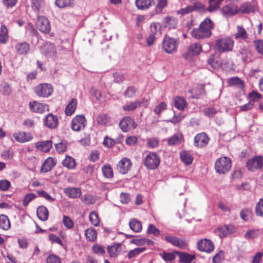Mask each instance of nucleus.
<instances>
[{
  "label": "nucleus",
  "mask_w": 263,
  "mask_h": 263,
  "mask_svg": "<svg viewBox=\"0 0 263 263\" xmlns=\"http://www.w3.org/2000/svg\"><path fill=\"white\" fill-rule=\"evenodd\" d=\"M186 103L185 99L181 97H177L174 100V105L179 110H182L186 106Z\"/></svg>",
  "instance_id": "ea45409f"
},
{
  "label": "nucleus",
  "mask_w": 263,
  "mask_h": 263,
  "mask_svg": "<svg viewBox=\"0 0 263 263\" xmlns=\"http://www.w3.org/2000/svg\"><path fill=\"white\" fill-rule=\"evenodd\" d=\"M102 171L103 175L107 178H111L113 177V171L108 164H106L102 166Z\"/></svg>",
  "instance_id": "49530a36"
},
{
  "label": "nucleus",
  "mask_w": 263,
  "mask_h": 263,
  "mask_svg": "<svg viewBox=\"0 0 263 263\" xmlns=\"http://www.w3.org/2000/svg\"><path fill=\"white\" fill-rule=\"evenodd\" d=\"M8 39L7 29L5 25H2L0 29V43L5 44Z\"/></svg>",
  "instance_id": "79ce46f5"
},
{
  "label": "nucleus",
  "mask_w": 263,
  "mask_h": 263,
  "mask_svg": "<svg viewBox=\"0 0 263 263\" xmlns=\"http://www.w3.org/2000/svg\"><path fill=\"white\" fill-rule=\"evenodd\" d=\"M246 165L248 169L252 172L263 167V157L261 156L255 157L249 160Z\"/></svg>",
  "instance_id": "4468645a"
},
{
  "label": "nucleus",
  "mask_w": 263,
  "mask_h": 263,
  "mask_svg": "<svg viewBox=\"0 0 263 263\" xmlns=\"http://www.w3.org/2000/svg\"><path fill=\"white\" fill-rule=\"evenodd\" d=\"M234 41L230 37H225L217 40L215 48L219 52L231 51L233 50Z\"/></svg>",
  "instance_id": "f03ea898"
},
{
  "label": "nucleus",
  "mask_w": 263,
  "mask_h": 263,
  "mask_svg": "<svg viewBox=\"0 0 263 263\" xmlns=\"http://www.w3.org/2000/svg\"><path fill=\"white\" fill-rule=\"evenodd\" d=\"M259 230L258 229H250L244 235V238L247 240H252L258 237Z\"/></svg>",
  "instance_id": "4c0bfd02"
},
{
  "label": "nucleus",
  "mask_w": 263,
  "mask_h": 263,
  "mask_svg": "<svg viewBox=\"0 0 263 263\" xmlns=\"http://www.w3.org/2000/svg\"><path fill=\"white\" fill-rule=\"evenodd\" d=\"M36 196L33 193L27 194L24 198L23 200V204L24 206H26L28 203L33 199L35 198Z\"/></svg>",
  "instance_id": "680f3d73"
},
{
  "label": "nucleus",
  "mask_w": 263,
  "mask_h": 263,
  "mask_svg": "<svg viewBox=\"0 0 263 263\" xmlns=\"http://www.w3.org/2000/svg\"><path fill=\"white\" fill-rule=\"evenodd\" d=\"M177 46V43L175 39L167 36L164 38L162 48L166 52L168 53L173 52L176 50Z\"/></svg>",
  "instance_id": "9d476101"
},
{
  "label": "nucleus",
  "mask_w": 263,
  "mask_h": 263,
  "mask_svg": "<svg viewBox=\"0 0 263 263\" xmlns=\"http://www.w3.org/2000/svg\"><path fill=\"white\" fill-rule=\"evenodd\" d=\"M15 49L18 54H26L30 50V46L26 42L19 43L15 45Z\"/></svg>",
  "instance_id": "393cba45"
},
{
  "label": "nucleus",
  "mask_w": 263,
  "mask_h": 263,
  "mask_svg": "<svg viewBox=\"0 0 263 263\" xmlns=\"http://www.w3.org/2000/svg\"><path fill=\"white\" fill-rule=\"evenodd\" d=\"M29 106L31 111L37 113L42 114L48 110V105L36 101L30 102Z\"/></svg>",
  "instance_id": "aec40b11"
},
{
  "label": "nucleus",
  "mask_w": 263,
  "mask_h": 263,
  "mask_svg": "<svg viewBox=\"0 0 263 263\" xmlns=\"http://www.w3.org/2000/svg\"><path fill=\"white\" fill-rule=\"evenodd\" d=\"M36 27L40 31L45 33L49 32L51 29L48 20L44 16H39L37 17Z\"/></svg>",
  "instance_id": "2eb2a0df"
},
{
  "label": "nucleus",
  "mask_w": 263,
  "mask_h": 263,
  "mask_svg": "<svg viewBox=\"0 0 263 263\" xmlns=\"http://www.w3.org/2000/svg\"><path fill=\"white\" fill-rule=\"evenodd\" d=\"M44 0H32V8L34 11L39 12Z\"/></svg>",
  "instance_id": "052dcab7"
},
{
  "label": "nucleus",
  "mask_w": 263,
  "mask_h": 263,
  "mask_svg": "<svg viewBox=\"0 0 263 263\" xmlns=\"http://www.w3.org/2000/svg\"><path fill=\"white\" fill-rule=\"evenodd\" d=\"M158 4L156 6V13H160L163 9L166 6L167 2V0H157Z\"/></svg>",
  "instance_id": "0e129e2a"
},
{
  "label": "nucleus",
  "mask_w": 263,
  "mask_h": 263,
  "mask_svg": "<svg viewBox=\"0 0 263 263\" xmlns=\"http://www.w3.org/2000/svg\"><path fill=\"white\" fill-rule=\"evenodd\" d=\"M0 228L4 230L10 228V222L8 217L3 214L0 215Z\"/></svg>",
  "instance_id": "e433bc0d"
},
{
  "label": "nucleus",
  "mask_w": 263,
  "mask_h": 263,
  "mask_svg": "<svg viewBox=\"0 0 263 263\" xmlns=\"http://www.w3.org/2000/svg\"><path fill=\"white\" fill-rule=\"evenodd\" d=\"M197 247L200 251L210 253L214 250V245L210 239H202L198 242Z\"/></svg>",
  "instance_id": "dca6fc26"
},
{
  "label": "nucleus",
  "mask_w": 263,
  "mask_h": 263,
  "mask_svg": "<svg viewBox=\"0 0 263 263\" xmlns=\"http://www.w3.org/2000/svg\"><path fill=\"white\" fill-rule=\"evenodd\" d=\"M231 167V160L227 157L218 158L215 163L216 172L219 174H224L229 172Z\"/></svg>",
  "instance_id": "7ed1b4c3"
},
{
  "label": "nucleus",
  "mask_w": 263,
  "mask_h": 263,
  "mask_svg": "<svg viewBox=\"0 0 263 263\" xmlns=\"http://www.w3.org/2000/svg\"><path fill=\"white\" fill-rule=\"evenodd\" d=\"M145 249L144 247L135 248L128 252L127 257L129 259L135 257L140 253L143 252Z\"/></svg>",
  "instance_id": "3c124183"
},
{
  "label": "nucleus",
  "mask_w": 263,
  "mask_h": 263,
  "mask_svg": "<svg viewBox=\"0 0 263 263\" xmlns=\"http://www.w3.org/2000/svg\"><path fill=\"white\" fill-rule=\"evenodd\" d=\"M234 36L236 40H245L248 37V34L243 27L238 26L237 31L234 34Z\"/></svg>",
  "instance_id": "a878e982"
},
{
  "label": "nucleus",
  "mask_w": 263,
  "mask_h": 263,
  "mask_svg": "<svg viewBox=\"0 0 263 263\" xmlns=\"http://www.w3.org/2000/svg\"><path fill=\"white\" fill-rule=\"evenodd\" d=\"M217 113V110L214 107H208L204 110V114L209 118H212Z\"/></svg>",
  "instance_id": "774afa93"
},
{
  "label": "nucleus",
  "mask_w": 263,
  "mask_h": 263,
  "mask_svg": "<svg viewBox=\"0 0 263 263\" xmlns=\"http://www.w3.org/2000/svg\"><path fill=\"white\" fill-rule=\"evenodd\" d=\"M85 236L87 240L94 241L97 238V232L93 229H88L85 231Z\"/></svg>",
  "instance_id": "c03bdc74"
},
{
  "label": "nucleus",
  "mask_w": 263,
  "mask_h": 263,
  "mask_svg": "<svg viewBox=\"0 0 263 263\" xmlns=\"http://www.w3.org/2000/svg\"><path fill=\"white\" fill-rule=\"evenodd\" d=\"M248 98L250 102L254 103L258 101L261 98V95L255 91H252L248 94Z\"/></svg>",
  "instance_id": "09e8293b"
},
{
  "label": "nucleus",
  "mask_w": 263,
  "mask_h": 263,
  "mask_svg": "<svg viewBox=\"0 0 263 263\" xmlns=\"http://www.w3.org/2000/svg\"><path fill=\"white\" fill-rule=\"evenodd\" d=\"M55 165V162L54 159L51 157H48L42 164L41 171L44 173H47L50 171Z\"/></svg>",
  "instance_id": "4be33fe9"
},
{
  "label": "nucleus",
  "mask_w": 263,
  "mask_h": 263,
  "mask_svg": "<svg viewBox=\"0 0 263 263\" xmlns=\"http://www.w3.org/2000/svg\"><path fill=\"white\" fill-rule=\"evenodd\" d=\"M40 51L47 58L54 59L56 57L57 51L55 46L50 43H44L40 48Z\"/></svg>",
  "instance_id": "1a4fd4ad"
},
{
  "label": "nucleus",
  "mask_w": 263,
  "mask_h": 263,
  "mask_svg": "<svg viewBox=\"0 0 263 263\" xmlns=\"http://www.w3.org/2000/svg\"><path fill=\"white\" fill-rule=\"evenodd\" d=\"M204 10V6L199 2H196L193 5H189L185 8L178 10L177 13L182 15L189 14L194 11H202Z\"/></svg>",
  "instance_id": "9b49d317"
},
{
  "label": "nucleus",
  "mask_w": 263,
  "mask_h": 263,
  "mask_svg": "<svg viewBox=\"0 0 263 263\" xmlns=\"http://www.w3.org/2000/svg\"><path fill=\"white\" fill-rule=\"evenodd\" d=\"M253 43L257 52L263 55V40H255Z\"/></svg>",
  "instance_id": "4d7b16f0"
},
{
  "label": "nucleus",
  "mask_w": 263,
  "mask_h": 263,
  "mask_svg": "<svg viewBox=\"0 0 263 263\" xmlns=\"http://www.w3.org/2000/svg\"><path fill=\"white\" fill-rule=\"evenodd\" d=\"M236 231V227L232 224H224L218 227L215 232L220 238H223L228 235L234 233Z\"/></svg>",
  "instance_id": "f8f14e48"
},
{
  "label": "nucleus",
  "mask_w": 263,
  "mask_h": 263,
  "mask_svg": "<svg viewBox=\"0 0 263 263\" xmlns=\"http://www.w3.org/2000/svg\"><path fill=\"white\" fill-rule=\"evenodd\" d=\"M34 92L40 97L47 98L52 93L53 87L50 84H40L34 88Z\"/></svg>",
  "instance_id": "39448f33"
},
{
  "label": "nucleus",
  "mask_w": 263,
  "mask_h": 263,
  "mask_svg": "<svg viewBox=\"0 0 263 263\" xmlns=\"http://www.w3.org/2000/svg\"><path fill=\"white\" fill-rule=\"evenodd\" d=\"M132 166L130 160L127 158H123L117 164V168L120 173L125 174L130 170Z\"/></svg>",
  "instance_id": "f3484780"
},
{
  "label": "nucleus",
  "mask_w": 263,
  "mask_h": 263,
  "mask_svg": "<svg viewBox=\"0 0 263 263\" xmlns=\"http://www.w3.org/2000/svg\"><path fill=\"white\" fill-rule=\"evenodd\" d=\"M209 141L208 135L204 133H202L197 134L194 137V144L196 147H203L208 144Z\"/></svg>",
  "instance_id": "a211bd4d"
},
{
  "label": "nucleus",
  "mask_w": 263,
  "mask_h": 263,
  "mask_svg": "<svg viewBox=\"0 0 263 263\" xmlns=\"http://www.w3.org/2000/svg\"><path fill=\"white\" fill-rule=\"evenodd\" d=\"M163 24L169 29L174 28L177 24V20L172 16H167L164 18Z\"/></svg>",
  "instance_id": "c756f323"
},
{
  "label": "nucleus",
  "mask_w": 263,
  "mask_h": 263,
  "mask_svg": "<svg viewBox=\"0 0 263 263\" xmlns=\"http://www.w3.org/2000/svg\"><path fill=\"white\" fill-rule=\"evenodd\" d=\"M160 161V158L156 153H151L146 156L143 164L147 169L155 170L159 166Z\"/></svg>",
  "instance_id": "20e7f679"
},
{
  "label": "nucleus",
  "mask_w": 263,
  "mask_h": 263,
  "mask_svg": "<svg viewBox=\"0 0 263 263\" xmlns=\"http://www.w3.org/2000/svg\"><path fill=\"white\" fill-rule=\"evenodd\" d=\"M213 26L212 21L210 18H206L201 23L198 28L194 29L192 31V35L197 39L209 37L212 34L211 30Z\"/></svg>",
  "instance_id": "f257e3e1"
},
{
  "label": "nucleus",
  "mask_w": 263,
  "mask_h": 263,
  "mask_svg": "<svg viewBox=\"0 0 263 263\" xmlns=\"http://www.w3.org/2000/svg\"><path fill=\"white\" fill-rule=\"evenodd\" d=\"M37 193L40 197L45 198L50 202H52L54 200V199L53 197H52L49 194H48L46 192L44 191H37Z\"/></svg>",
  "instance_id": "e2e57ef3"
},
{
  "label": "nucleus",
  "mask_w": 263,
  "mask_h": 263,
  "mask_svg": "<svg viewBox=\"0 0 263 263\" xmlns=\"http://www.w3.org/2000/svg\"><path fill=\"white\" fill-rule=\"evenodd\" d=\"M147 232L148 234H152L155 236H158L160 234V231L152 224L148 225Z\"/></svg>",
  "instance_id": "338daca9"
},
{
  "label": "nucleus",
  "mask_w": 263,
  "mask_h": 263,
  "mask_svg": "<svg viewBox=\"0 0 263 263\" xmlns=\"http://www.w3.org/2000/svg\"><path fill=\"white\" fill-rule=\"evenodd\" d=\"M47 263H61L60 257L54 254L49 255L46 258Z\"/></svg>",
  "instance_id": "bf43d9fd"
},
{
  "label": "nucleus",
  "mask_w": 263,
  "mask_h": 263,
  "mask_svg": "<svg viewBox=\"0 0 263 263\" xmlns=\"http://www.w3.org/2000/svg\"><path fill=\"white\" fill-rule=\"evenodd\" d=\"M180 158L181 161L186 165H190L193 162V157L192 155L187 151H182L180 154Z\"/></svg>",
  "instance_id": "7c9ffc66"
},
{
  "label": "nucleus",
  "mask_w": 263,
  "mask_h": 263,
  "mask_svg": "<svg viewBox=\"0 0 263 263\" xmlns=\"http://www.w3.org/2000/svg\"><path fill=\"white\" fill-rule=\"evenodd\" d=\"M223 0H210L209 6L207 10L210 12H214L217 10Z\"/></svg>",
  "instance_id": "a19ab883"
},
{
  "label": "nucleus",
  "mask_w": 263,
  "mask_h": 263,
  "mask_svg": "<svg viewBox=\"0 0 263 263\" xmlns=\"http://www.w3.org/2000/svg\"><path fill=\"white\" fill-rule=\"evenodd\" d=\"M255 212L257 215L263 216V198L260 199L255 206Z\"/></svg>",
  "instance_id": "6e6d98bb"
},
{
  "label": "nucleus",
  "mask_w": 263,
  "mask_h": 263,
  "mask_svg": "<svg viewBox=\"0 0 263 263\" xmlns=\"http://www.w3.org/2000/svg\"><path fill=\"white\" fill-rule=\"evenodd\" d=\"M13 136L15 140L20 143L28 142L32 139L31 134L29 133L23 132L14 133Z\"/></svg>",
  "instance_id": "412c9836"
},
{
  "label": "nucleus",
  "mask_w": 263,
  "mask_h": 263,
  "mask_svg": "<svg viewBox=\"0 0 263 263\" xmlns=\"http://www.w3.org/2000/svg\"><path fill=\"white\" fill-rule=\"evenodd\" d=\"M62 164L68 169H73L76 167V163L74 159L70 156H66L62 161Z\"/></svg>",
  "instance_id": "72a5a7b5"
},
{
  "label": "nucleus",
  "mask_w": 263,
  "mask_h": 263,
  "mask_svg": "<svg viewBox=\"0 0 263 263\" xmlns=\"http://www.w3.org/2000/svg\"><path fill=\"white\" fill-rule=\"evenodd\" d=\"M56 151L59 153H64L67 148V143L65 141H61L55 144Z\"/></svg>",
  "instance_id": "13d9d810"
},
{
  "label": "nucleus",
  "mask_w": 263,
  "mask_h": 263,
  "mask_svg": "<svg viewBox=\"0 0 263 263\" xmlns=\"http://www.w3.org/2000/svg\"><path fill=\"white\" fill-rule=\"evenodd\" d=\"M37 215L40 219L46 221L48 217L49 213L47 208L44 206H41L37 209Z\"/></svg>",
  "instance_id": "c85d7f7f"
},
{
  "label": "nucleus",
  "mask_w": 263,
  "mask_h": 263,
  "mask_svg": "<svg viewBox=\"0 0 263 263\" xmlns=\"http://www.w3.org/2000/svg\"><path fill=\"white\" fill-rule=\"evenodd\" d=\"M229 86H236L238 88H242L244 86L243 81L239 78L233 77L228 80Z\"/></svg>",
  "instance_id": "58836bf2"
},
{
  "label": "nucleus",
  "mask_w": 263,
  "mask_h": 263,
  "mask_svg": "<svg viewBox=\"0 0 263 263\" xmlns=\"http://www.w3.org/2000/svg\"><path fill=\"white\" fill-rule=\"evenodd\" d=\"M36 148L44 152H48L52 147L51 140H47L45 141L38 142L35 144Z\"/></svg>",
  "instance_id": "b1692460"
},
{
  "label": "nucleus",
  "mask_w": 263,
  "mask_h": 263,
  "mask_svg": "<svg viewBox=\"0 0 263 263\" xmlns=\"http://www.w3.org/2000/svg\"><path fill=\"white\" fill-rule=\"evenodd\" d=\"M74 0H55V4L59 8H62L73 5Z\"/></svg>",
  "instance_id": "a18cd8bd"
},
{
  "label": "nucleus",
  "mask_w": 263,
  "mask_h": 263,
  "mask_svg": "<svg viewBox=\"0 0 263 263\" xmlns=\"http://www.w3.org/2000/svg\"><path fill=\"white\" fill-rule=\"evenodd\" d=\"M89 218L91 223L94 226H98L99 225L100 219L99 216L95 211H92L90 213Z\"/></svg>",
  "instance_id": "de8ad7c7"
},
{
  "label": "nucleus",
  "mask_w": 263,
  "mask_h": 263,
  "mask_svg": "<svg viewBox=\"0 0 263 263\" xmlns=\"http://www.w3.org/2000/svg\"><path fill=\"white\" fill-rule=\"evenodd\" d=\"M44 124L50 129L55 128L58 124L57 117L52 114H48L44 120Z\"/></svg>",
  "instance_id": "6ab92c4d"
},
{
  "label": "nucleus",
  "mask_w": 263,
  "mask_h": 263,
  "mask_svg": "<svg viewBox=\"0 0 263 263\" xmlns=\"http://www.w3.org/2000/svg\"><path fill=\"white\" fill-rule=\"evenodd\" d=\"M119 126L123 132H127L135 129L137 124L133 119L130 117H125L120 122Z\"/></svg>",
  "instance_id": "ddd939ff"
},
{
  "label": "nucleus",
  "mask_w": 263,
  "mask_h": 263,
  "mask_svg": "<svg viewBox=\"0 0 263 263\" xmlns=\"http://www.w3.org/2000/svg\"><path fill=\"white\" fill-rule=\"evenodd\" d=\"M164 239L173 246L181 249H184L187 246V242L185 239L176 236L167 235L165 237Z\"/></svg>",
  "instance_id": "6e6552de"
},
{
  "label": "nucleus",
  "mask_w": 263,
  "mask_h": 263,
  "mask_svg": "<svg viewBox=\"0 0 263 263\" xmlns=\"http://www.w3.org/2000/svg\"><path fill=\"white\" fill-rule=\"evenodd\" d=\"M77 105V101L76 99H72L65 107V112L67 116L72 115L75 111Z\"/></svg>",
  "instance_id": "bb28decb"
},
{
  "label": "nucleus",
  "mask_w": 263,
  "mask_h": 263,
  "mask_svg": "<svg viewBox=\"0 0 263 263\" xmlns=\"http://www.w3.org/2000/svg\"><path fill=\"white\" fill-rule=\"evenodd\" d=\"M64 193L67 196L71 198H78L82 194L81 190L79 188L75 187L66 188L64 190Z\"/></svg>",
  "instance_id": "5701e85b"
},
{
  "label": "nucleus",
  "mask_w": 263,
  "mask_h": 263,
  "mask_svg": "<svg viewBox=\"0 0 263 263\" xmlns=\"http://www.w3.org/2000/svg\"><path fill=\"white\" fill-rule=\"evenodd\" d=\"M181 136L179 135H175L171 137L167 140L168 144L170 145H176L181 142Z\"/></svg>",
  "instance_id": "864d4df0"
},
{
  "label": "nucleus",
  "mask_w": 263,
  "mask_h": 263,
  "mask_svg": "<svg viewBox=\"0 0 263 263\" xmlns=\"http://www.w3.org/2000/svg\"><path fill=\"white\" fill-rule=\"evenodd\" d=\"M63 223L67 229H71L73 227L74 223L72 219L68 216L64 215L63 217Z\"/></svg>",
  "instance_id": "5fc2aeb1"
},
{
  "label": "nucleus",
  "mask_w": 263,
  "mask_h": 263,
  "mask_svg": "<svg viewBox=\"0 0 263 263\" xmlns=\"http://www.w3.org/2000/svg\"><path fill=\"white\" fill-rule=\"evenodd\" d=\"M141 102L139 101H136L126 104L123 106V109L125 111H133L140 105Z\"/></svg>",
  "instance_id": "37998d69"
},
{
  "label": "nucleus",
  "mask_w": 263,
  "mask_h": 263,
  "mask_svg": "<svg viewBox=\"0 0 263 263\" xmlns=\"http://www.w3.org/2000/svg\"><path fill=\"white\" fill-rule=\"evenodd\" d=\"M154 2V0H136V5L139 9H148Z\"/></svg>",
  "instance_id": "473e14b6"
},
{
  "label": "nucleus",
  "mask_w": 263,
  "mask_h": 263,
  "mask_svg": "<svg viewBox=\"0 0 263 263\" xmlns=\"http://www.w3.org/2000/svg\"><path fill=\"white\" fill-rule=\"evenodd\" d=\"M201 51V46L195 43L191 45L188 49L187 54L190 55H196L198 54Z\"/></svg>",
  "instance_id": "f704fd0d"
},
{
  "label": "nucleus",
  "mask_w": 263,
  "mask_h": 263,
  "mask_svg": "<svg viewBox=\"0 0 263 263\" xmlns=\"http://www.w3.org/2000/svg\"><path fill=\"white\" fill-rule=\"evenodd\" d=\"M239 12V8L236 5L232 3L223 6L220 9L221 14L227 18L232 17Z\"/></svg>",
  "instance_id": "423d86ee"
},
{
  "label": "nucleus",
  "mask_w": 263,
  "mask_h": 263,
  "mask_svg": "<svg viewBox=\"0 0 263 263\" xmlns=\"http://www.w3.org/2000/svg\"><path fill=\"white\" fill-rule=\"evenodd\" d=\"M97 123L100 125H105L109 122V118L106 115H101L97 119Z\"/></svg>",
  "instance_id": "69168bd1"
},
{
  "label": "nucleus",
  "mask_w": 263,
  "mask_h": 263,
  "mask_svg": "<svg viewBox=\"0 0 263 263\" xmlns=\"http://www.w3.org/2000/svg\"><path fill=\"white\" fill-rule=\"evenodd\" d=\"M93 252L97 255H103L105 252V248L98 244L94 245L92 247Z\"/></svg>",
  "instance_id": "603ef678"
},
{
  "label": "nucleus",
  "mask_w": 263,
  "mask_h": 263,
  "mask_svg": "<svg viewBox=\"0 0 263 263\" xmlns=\"http://www.w3.org/2000/svg\"><path fill=\"white\" fill-rule=\"evenodd\" d=\"M86 124V120L83 115H77L71 121V129L76 132L83 129Z\"/></svg>",
  "instance_id": "0eeeda50"
},
{
  "label": "nucleus",
  "mask_w": 263,
  "mask_h": 263,
  "mask_svg": "<svg viewBox=\"0 0 263 263\" xmlns=\"http://www.w3.org/2000/svg\"><path fill=\"white\" fill-rule=\"evenodd\" d=\"M107 250L110 257H115L121 251V244L116 243L111 246H109Z\"/></svg>",
  "instance_id": "cd10ccee"
},
{
  "label": "nucleus",
  "mask_w": 263,
  "mask_h": 263,
  "mask_svg": "<svg viewBox=\"0 0 263 263\" xmlns=\"http://www.w3.org/2000/svg\"><path fill=\"white\" fill-rule=\"evenodd\" d=\"M130 229L135 232H140L142 230V224L141 222L136 219H132L129 222Z\"/></svg>",
  "instance_id": "2f4dec72"
},
{
  "label": "nucleus",
  "mask_w": 263,
  "mask_h": 263,
  "mask_svg": "<svg viewBox=\"0 0 263 263\" xmlns=\"http://www.w3.org/2000/svg\"><path fill=\"white\" fill-rule=\"evenodd\" d=\"M255 11V7L249 3H245L243 4L239 8V11L242 13H250L254 12Z\"/></svg>",
  "instance_id": "c9c22d12"
},
{
  "label": "nucleus",
  "mask_w": 263,
  "mask_h": 263,
  "mask_svg": "<svg viewBox=\"0 0 263 263\" xmlns=\"http://www.w3.org/2000/svg\"><path fill=\"white\" fill-rule=\"evenodd\" d=\"M195 258L194 255L182 253L180 256V261L182 263H190Z\"/></svg>",
  "instance_id": "8fccbe9b"
}]
</instances>
